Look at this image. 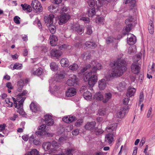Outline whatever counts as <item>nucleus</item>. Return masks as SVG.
<instances>
[{
  "instance_id": "09e8293b",
  "label": "nucleus",
  "mask_w": 155,
  "mask_h": 155,
  "mask_svg": "<svg viewBox=\"0 0 155 155\" xmlns=\"http://www.w3.org/2000/svg\"><path fill=\"white\" fill-rule=\"evenodd\" d=\"M116 39L111 37H109L106 39V42L107 44H109L114 41Z\"/></svg>"
},
{
  "instance_id": "de8ad7c7",
  "label": "nucleus",
  "mask_w": 155,
  "mask_h": 155,
  "mask_svg": "<svg viewBox=\"0 0 155 155\" xmlns=\"http://www.w3.org/2000/svg\"><path fill=\"white\" fill-rule=\"evenodd\" d=\"M5 101L7 104L6 106L7 107H11L12 106L13 103L12 102L10 101V98H6L5 99Z\"/></svg>"
},
{
  "instance_id": "bf43d9fd",
  "label": "nucleus",
  "mask_w": 155,
  "mask_h": 155,
  "mask_svg": "<svg viewBox=\"0 0 155 155\" xmlns=\"http://www.w3.org/2000/svg\"><path fill=\"white\" fill-rule=\"evenodd\" d=\"M136 48L135 47H129L128 48V52L129 54H133L134 53V51H133L134 49H135Z\"/></svg>"
},
{
  "instance_id": "a878e982",
  "label": "nucleus",
  "mask_w": 155,
  "mask_h": 155,
  "mask_svg": "<svg viewBox=\"0 0 155 155\" xmlns=\"http://www.w3.org/2000/svg\"><path fill=\"white\" fill-rule=\"evenodd\" d=\"M75 31L80 35L82 34L84 30V27L83 26L78 25L75 28Z\"/></svg>"
},
{
  "instance_id": "79ce46f5",
  "label": "nucleus",
  "mask_w": 155,
  "mask_h": 155,
  "mask_svg": "<svg viewBox=\"0 0 155 155\" xmlns=\"http://www.w3.org/2000/svg\"><path fill=\"white\" fill-rule=\"evenodd\" d=\"M35 134L39 138H42L43 136L45 134V132L44 131H37L36 132Z\"/></svg>"
},
{
  "instance_id": "052dcab7",
  "label": "nucleus",
  "mask_w": 155,
  "mask_h": 155,
  "mask_svg": "<svg viewBox=\"0 0 155 155\" xmlns=\"http://www.w3.org/2000/svg\"><path fill=\"white\" fill-rule=\"evenodd\" d=\"M95 131L96 135L101 134L104 132V131L101 129H99L97 130L95 129Z\"/></svg>"
},
{
  "instance_id": "603ef678",
  "label": "nucleus",
  "mask_w": 155,
  "mask_h": 155,
  "mask_svg": "<svg viewBox=\"0 0 155 155\" xmlns=\"http://www.w3.org/2000/svg\"><path fill=\"white\" fill-rule=\"evenodd\" d=\"M91 67V65L89 64H86L85 66L83 67L81 70V72H84L86 71L87 69L90 68Z\"/></svg>"
},
{
  "instance_id": "e2e57ef3",
  "label": "nucleus",
  "mask_w": 155,
  "mask_h": 155,
  "mask_svg": "<svg viewBox=\"0 0 155 155\" xmlns=\"http://www.w3.org/2000/svg\"><path fill=\"white\" fill-rule=\"evenodd\" d=\"M130 99L129 98H125L124 99L123 101V104L127 105L128 104L130 100Z\"/></svg>"
},
{
  "instance_id": "4c0bfd02",
  "label": "nucleus",
  "mask_w": 155,
  "mask_h": 155,
  "mask_svg": "<svg viewBox=\"0 0 155 155\" xmlns=\"http://www.w3.org/2000/svg\"><path fill=\"white\" fill-rule=\"evenodd\" d=\"M49 11L51 12L55 13L58 9V7L53 5H51L48 7Z\"/></svg>"
},
{
  "instance_id": "6e6552de",
  "label": "nucleus",
  "mask_w": 155,
  "mask_h": 155,
  "mask_svg": "<svg viewBox=\"0 0 155 155\" xmlns=\"http://www.w3.org/2000/svg\"><path fill=\"white\" fill-rule=\"evenodd\" d=\"M127 107H125L120 108L116 113V117L120 118L124 117L125 114H126L128 108Z\"/></svg>"
},
{
  "instance_id": "69168bd1",
  "label": "nucleus",
  "mask_w": 155,
  "mask_h": 155,
  "mask_svg": "<svg viewBox=\"0 0 155 155\" xmlns=\"http://www.w3.org/2000/svg\"><path fill=\"white\" fill-rule=\"evenodd\" d=\"M145 141L146 138L145 137H143L142 138L140 144V146H143V145L145 143Z\"/></svg>"
},
{
  "instance_id": "338daca9",
  "label": "nucleus",
  "mask_w": 155,
  "mask_h": 155,
  "mask_svg": "<svg viewBox=\"0 0 155 155\" xmlns=\"http://www.w3.org/2000/svg\"><path fill=\"white\" fill-rule=\"evenodd\" d=\"M80 20L83 21H85L87 23L89 21V18H88L82 17L80 18Z\"/></svg>"
},
{
  "instance_id": "ea45409f",
  "label": "nucleus",
  "mask_w": 155,
  "mask_h": 155,
  "mask_svg": "<svg viewBox=\"0 0 155 155\" xmlns=\"http://www.w3.org/2000/svg\"><path fill=\"white\" fill-rule=\"evenodd\" d=\"M51 69L53 71H55L58 69V66L55 62H52L50 64Z\"/></svg>"
},
{
  "instance_id": "9b49d317",
  "label": "nucleus",
  "mask_w": 155,
  "mask_h": 155,
  "mask_svg": "<svg viewBox=\"0 0 155 155\" xmlns=\"http://www.w3.org/2000/svg\"><path fill=\"white\" fill-rule=\"evenodd\" d=\"M62 52L60 50L56 49H52L51 52V56L55 57L58 59L62 54Z\"/></svg>"
},
{
  "instance_id": "ddd939ff",
  "label": "nucleus",
  "mask_w": 155,
  "mask_h": 155,
  "mask_svg": "<svg viewBox=\"0 0 155 155\" xmlns=\"http://www.w3.org/2000/svg\"><path fill=\"white\" fill-rule=\"evenodd\" d=\"M45 123L47 125L51 126L54 123V120L52 118L51 116L50 115H46L44 116Z\"/></svg>"
},
{
  "instance_id": "20e7f679",
  "label": "nucleus",
  "mask_w": 155,
  "mask_h": 155,
  "mask_svg": "<svg viewBox=\"0 0 155 155\" xmlns=\"http://www.w3.org/2000/svg\"><path fill=\"white\" fill-rule=\"evenodd\" d=\"M97 70L98 69L96 66H94L90 72H86L83 75L84 81L85 82H88L90 87L94 86L97 81V77L96 74Z\"/></svg>"
},
{
  "instance_id": "774afa93",
  "label": "nucleus",
  "mask_w": 155,
  "mask_h": 155,
  "mask_svg": "<svg viewBox=\"0 0 155 155\" xmlns=\"http://www.w3.org/2000/svg\"><path fill=\"white\" fill-rule=\"evenodd\" d=\"M46 127V125L45 124H43L40 126L39 127V130L43 131Z\"/></svg>"
},
{
  "instance_id": "4468645a",
  "label": "nucleus",
  "mask_w": 155,
  "mask_h": 155,
  "mask_svg": "<svg viewBox=\"0 0 155 155\" xmlns=\"http://www.w3.org/2000/svg\"><path fill=\"white\" fill-rule=\"evenodd\" d=\"M132 72L134 74H138L140 71V67L135 63H133L131 66Z\"/></svg>"
},
{
  "instance_id": "412c9836",
  "label": "nucleus",
  "mask_w": 155,
  "mask_h": 155,
  "mask_svg": "<svg viewBox=\"0 0 155 155\" xmlns=\"http://www.w3.org/2000/svg\"><path fill=\"white\" fill-rule=\"evenodd\" d=\"M136 91V89L131 87H129L126 93V96L128 97L133 96Z\"/></svg>"
},
{
  "instance_id": "9d476101",
  "label": "nucleus",
  "mask_w": 155,
  "mask_h": 155,
  "mask_svg": "<svg viewBox=\"0 0 155 155\" xmlns=\"http://www.w3.org/2000/svg\"><path fill=\"white\" fill-rule=\"evenodd\" d=\"M30 107L32 112L37 113L41 111V109L40 106L36 103L32 102L30 105Z\"/></svg>"
},
{
  "instance_id": "2eb2a0df",
  "label": "nucleus",
  "mask_w": 155,
  "mask_h": 155,
  "mask_svg": "<svg viewBox=\"0 0 155 155\" xmlns=\"http://www.w3.org/2000/svg\"><path fill=\"white\" fill-rule=\"evenodd\" d=\"M76 93V89L74 87H71L66 91V95L68 97H72L75 95Z\"/></svg>"
},
{
  "instance_id": "f257e3e1",
  "label": "nucleus",
  "mask_w": 155,
  "mask_h": 155,
  "mask_svg": "<svg viewBox=\"0 0 155 155\" xmlns=\"http://www.w3.org/2000/svg\"><path fill=\"white\" fill-rule=\"evenodd\" d=\"M126 65V62L121 58H118L116 61L111 62L110 66L115 67L112 69L110 74L105 76L107 80L110 81L114 78L122 76L127 69Z\"/></svg>"
},
{
  "instance_id": "c85d7f7f",
  "label": "nucleus",
  "mask_w": 155,
  "mask_h": 155,
  "mask_svg": "<svg viewBox=\"0 0 155 155\" xmlns=\"http://www.w3.org/2000/svg\"><path fill=\"white\" fill-rule=\"evenodd\" d=\"M124 3L125 4H128L129 6L131 7H134L136 5L135 0H124Z\"/></svg>"
},
{
  "instance_id": "58836bf2",
  "label": "nucleus",
  "mask_w": 155,
  "mask_h": 155,
  "mask_svg": "<svg viewBox=\"0 0 155 155\" xmlns=\"http://www.w3.org/2000/svg\"><path fill=\"white\" fill-rule=\"evenodd\" d=\"M43 73V69L41 67L39 68L35 71L33 72V74L35 75H41Z\"/></svg>"
},
{
  "instance_id": "864d4df0",
  "label": "nucleus",
  "mask_w": 155,
  "mask_h": 155,
  "mask_svg": "<svg viewBox=\"0 0 155 155\" xmlns=\"http://www.w3.org/2000/svg\"><path fill=\"white\" fill-rule=\"evenodd\" d=\"M141 54H138L134 56L133 57V59L134 61H138L141 58Z\"/></svg>"
},
{
  "instance_id": "423d86ee",
  "label": "nucleus",
  "mask_w": 155,
  "mask_h": 155,
  "mask_svg": "<svg viewBox=\"0 0 155 155\" xmlns=\"http://www.w3.org/2000/svg\"><path fill=\"white\" fill-rule=\"evenodd\" d=\"M78 80L77 76L73 75L68 80L66 84L70 86H75L78 84Z\"/></svg>"
},
{
  "instance_id": "6ab92c4d",
  "label": "nucleus",
  "mask_w": 155,
  "mask_h": 155,
  "mask_svg": "<svg viewBox=\"0 0 155 155\" xmlns=\"http://www.w3.org/2000/svg\"><path fill=\"white\" fill-rule=\"evenodd\" d=\"M81 57L84 60L89 59L91 57V52L90 51L84 52L81 54Z\"/></svg>"
},
{
  "instance_id": "bb28decb",
  "label": "nucleus",
  "mask_w": 155,
  "mask_h": 155,
  "mask_svg": "<svg viewBox=\"0 0 155 155\" xmlns=\"http://www.w3.org/2000/svg\"><path fill=\"white\" fill-rule=\"evenodd\" d=\"M91 93L88 91L84 92L83 96L84 99L87 100H90L92 98Z\"/></svg>"
},
{
  "instance_id": "72a5a7b5",
  "label": "nucleus",
  "mask_w": 155,
  "mask_h": 155,
  "mask_svg": "<svg viewBox=\"0 0 155 155\" xmlns=\"http://www.w3.org/2000/svg\"><path fill=\"white\" fill-rule=\"evenodd\" d=\"M68 68L69 70L73 72L75 71L78 68V66L77 64L76 63H74L73 64L70 65Z\"/></svg>"
},
{
  "instance_id": "7ed1b4c3",
  "label": "nucleus",
  "mask_w": 155,
  "mask_h": 155,
  "mask_svg": "<svg viewBox=\"0 0 155 155\" xmlns=\"http://www.w3.org/2000/svg\"><path fill=\"white\" fill-rule=\"evenodd\" d=\"M27 94L26 91H24L23 92L19 94L16 98V99L14 97H12L14 101V106L16 108L17 110V111L21 115L24 114V111L23 109V105L24 101L26 99V97H23Z\"/></svg>"
},
{
  "instance_id": "f8f14e48",
  "label": "nucleus",
  "mask_w": 155,
  "mask_h": 155,
  "mask_svg": "<svg viewBox=\"0 0 155 155\" xmlns=\"http://www.w3.org/2000/svg\"><path fill=\"white\" fill-rule=\"evenodd\" d=\"M54 17V15L52 14H51L45 16L44 17L45 21V23H47V26L53 24Z\"/></svg>"
},
{
  "instance_id": "f3484780",
  "label": "nucleus",
  "mask_w": 155,
  "mask_h": 155,
  "mask_svg": "<svg viewBox=\"0 0 155 155\" xmlns=\"http://www.w3.org/2000/svg\"><path fill=\"white\" fill-rule=\"evenodd\" d=\"M127 85L126 83L124 81L118 83L117 86L118 90L120 92L125 90Z\"/></svg>"
},
{
  "instance_id": "393cba45",
  "label": "nucleus",
  "mask_w": 155,
  "mask_h": 155,
  "mask_svg": "<svg viewBox=\"0 0 155 155\" xmlns=\"http://www.w3.org/2000/svg\"><path fill=\"white\" fill-rule=\"evenodd\" d=\"M60 63L62 67H67L69 65V62L68 59L64 58L61 60Z\"/></svg>"
},
{
  "instance_id": "dca6fc26",
  "label": "nucleus",
  "mask_w": 155,
  "mask_h": 155,
  "mask_svg": "<svg viewBox=\"0 0 155 155\" xmlns=\"http://www.w3.org/2000/svg\"><path fill=\"white\" fill-rule=\"evenodd\" d=\"M49 39L50 43L51 46H54L57 45L58 39L56 36L53 35H51Z\"/></svg>"
},
{
  "instance_id": "4d7b16f0",
  "label": "nucleus",
  "mask_w": 155,
  "mask_h": 155,
  "mask_svg": "<svg viewBox=\"0 0 155 155\" xmlns=\"http://www.w3.org/2000/svg\"><path fill=\"white\" fill-rule=\"evenodd\" d=\"M20 19V18L18 16H15L14 18V21L15 23L17 24H19L20 23L19 19Z\"/></svg>"
},
{
  "instance_id": "680f3d73",
  "label": "nucleus",
  "mask_w": 155,
  "mask_h": 155,
  "mask_svg": "<svg viewBox=\"0 0 155 155\" xmlns=\"http://www.w3.org/2000/svg\"><path fill=\"white\" fill-rule=\"evenodd\" d=\"M100 115H103L105 114L106 113L105 109H100L98 110V112Z\"/></svg>"
},
{
  "instance_id": "7c9ffc66",
  "label": "nucleus",
  "mask_w": 155,
  "mask_h": 155,
  "mask_svg": "<svg viewBox=\"0 0 155 155\" xmlns=\"http://www.w3.org/2000/svg\"><path fill=\"white\" fill-rule=\"evenodd\" d=\"M103 96L101 92H98L95 93L94 96V99L99 101L103 100Z\"/></svg>"
},
{
  "instance_id": "e433bc0d",
  "label": "nucleus",
  "mask_w": 155,
  "mask_h": 155,
  "mask_svg": "<svg viewBox=\"0 0 155 155\" xmlns=\"http://www.w3.org/2000/svg\"><path fill=\"white\" fill-rule=\"evenodd\" d=\"M25 155H39V151L36 149H33L31 151L26 153Z\"/></svg>"
},
{
  "instance_id": "b1692460",
  "label": "nucleus",
  "mask_w": 155,
  "mask_h": 155,
  "mask_svg": "<svg viewBox=\"0 0 155 155\" xmlns=\"http://www.w3.org/2000/svg\"><path fill=\"white\" fill-rule=\"evenodd\" d=\"M85 45L92 49H94L97 46V45L95 42L90 41H86L85 43Z\"/></svg>"
},
{
  "instance_id": "f704fd0d",
  "label": "nucleus",
  "mask_w": 155,
  "mask_h": 155,
  "mask_svg": "<svg viewBox=\"0 0 155 155\" xmlns=\"http://www.w3.org/2000/svg\"><path fill=\"white\" fill-rule=\"evenodd\" d=\"M95 8H90L88 12V15L90 17H92L96 14Z\"/></svg>"
},
{
  "instance_id": "c756f323",
  "label": "nucleus",
  "mask_w": 155,
  "mask_h": 155,
  "mask_svg": "<svg viewBox=\"0 0 155 155\" xmlns=\"http://www.w3.org/2000/svg\"><path fill=\"white\" fill-rule=\"evenodd\" d=\"M21 6L22 7L24 10H26L28 12H30L32 11L31 7L29 5H28L26 4H21Z\"/></svg>"
},
{
  "instance_id": "a18cd8bd",
  "label": "nucleus",
  "mask_w": 155,
  "mask_h": 155,
  "mask_svg": "<svg viewBox=\"0 0 155 155\" xmlns=\"http://www.w3.org/2000/svg\"><path fill=\"white\" fill-rule=\"evenodd\" d=\"M150 25L148 27V30L149 33L151 34H153V23L152 22L149 24Z\"/></svg>"
},
{
  "instance_id": "f03ea898",
  "label": "nucleus",
  "mask_w": 155,
  "mask_h": 155,
  "mask_svg": "<svg viewBox=\"0 0 155 155\" xmlns=\"http://www.w3.org/2000/svg\"><path fill=\"white\" fill-rule=\"evenodd\" d=\"M133 18H130L127 19L125 21V23L127 25L126 27H125L123 30V34L124 35L127 34L128 37L127 38V43L130 45H133L134 44L136 41V37L132 34H128V33L131 30L132 26L131 23L133 21Z\"/></svg>"
},
{
  "instance_id": "a211bd4d",
  "label": "nucleus",
  "mask_w": 155,
  "mask_h": 155,
  "mask_svg": "<svg viewBox=\"0 0 155 155\" xmlns=\"http://www.w3.org/2000/svg\"><path fill=\"white\" fill-rule=\"evenodd\" d=\"M114 135L113 134L109 133L107 134L105 138V141L109 144H111L114 141Z\"/></svg>"
},
{
  "instance_id": "0eeeda50",
  "label": "nucleus",
  "mask_w": 155,
  "mask_h": 155,
  "mask_svg": "<svg viewBox=\"0 0 155 155\" xmlns=\"http://www.w3.org/2000/svg\"><path fill=\"white\" fill-rule=\"evenodd\" d=\"M70 18V16L68 14H64L60 15L59 18L58 23L59 25H62L63 24L66 23Z\"/></svg>"
},
{
  "instance_id": "aec40b11",
  "label": "nucleus",
  "mask_w": 155,
  "mask_h": 155,
  "mask_svg": "<svg viewBox=\"0 0 155 155\" xmlns=\"http://www.w3.org/2000/svg\"><path fill=\"white\" fill-rule=\"evenodd\" d=\"M75 119V117L72 116H70L69 117L66 116L64 117L63 119V120L66 123H71L74 121Z\"/></svg>"
},
{
  "instance_id": "5701e85b",
  "label": "nucleus",
  "mask_w": 155,
  "mask_h": 155,
  "mask_svg": "<svg viewBox=\"0 0 155 155\" xmlns=\"http://www.w3.org/2000/svg\"><path fill=\"white\" fill-rule=\"evenodd\" d=\"M117 126V124L115 123L108 126L106 128V130L108 132H110L112 131L116 130Z\"/></svg>"
},
{
  "instance_id": "6e6d98bb",
  "label": "nucleus",
  "mask_w": 155,
  "mask_h": 155,
  "mask_svg": "<svg viewBox=\"0 0 155 155\" xmlns=\"http://www.w3.org/2000/svg\"><path fill=\"white\" fill-rule=\"evenodd\" d=\"M83 122V120L82 119H80L78 120L75 124V126L79 127L81 126Z\"/></svg>"
},
{
  "instance_id": "473e14b6",
  "label": "nucleus",
  "mask_w": 155,
  "mask_h": 155,
  "mask_svg": "<svg viewBox=\"0 0 155 155\" xmlns=\"http://www.w3.org/2000/svg\"><path fill=\"white\" fill-rule=\"evenodd\" d=\"M51 144V142H44L42 144V147L45 150H48L50 149Z\"/></svg>"
},
{
  "instance_id": "c9c22d12",
  "label": "nucleus",
  "mask_w": 155,
  "mask_h": 155,
  "mask_svg": "<svg viewBox=\"0 0 155 155\" xmlns=\"http://www.w3.org/2000/svg\"><path fill=\"white\" fill-rule=\"evenodd\" d=\"M49 29L50 32L52 34H54L56 31V28L55 26L52 24L48 25Z\"/></svg>"
},
{
  "instance_id": "0e129e2a",
  "label": "nucleus",
  "mask_w": 155,
  "mask_h": 155,
  "mask_svg": "<svg viewBox=\"0 0 155 155\" xmlns=\"http://www.w3.org/2000/svg\"><path fill=\"white\" fill-rule=\"evenodd\" d=\"M6 86L9 89H12L13 88V87L12 86V84L10 82H7L6 84Z\"/></svg>"
},
{
  "instance_id": "2f4dec72",
  "label": "nucleus",
  "mask_w": 155,
  "mask_h": 155,
  "mask_svg": "<svg viewBox=\"0 0 155 155\" xmlns=\"http://www.w3.org/2000/svg\"><path fill=\"white\" fill-rule=\"evenodd\" d=\"M24 81L22 80H20L18 81L17 84V91H18L20 92L21 91L24 86Z\"/></svg>"
},
{
  "instance_id": "8fccbe9b",
  "label": "nucleus",
  "mask_w": 155,
  "mask_h": 155,
  "mask_svg": "<svg viewBox=\"0 0 155 155\" xmlns=\"http://www.w3.org/2000/svg\"><path fill=\"white\" fill-rule=\"evenodd\" d=\"M65 77V74L63 72H61L58 74L56 77L57 78L59 79H63Z\"/></svg>"
},
{
  "instance_id": "39448f33",
  "label": "nucleus",
  "mask_w": 155,
  "mask_h": 155,
  "mask_svg": "<svg viewBox=\"0 0 155 155\" xmlns=\"http://www.w3.org/2000/svg\"><path fill=\"white\" fill-rule=\"evenodd\" d=\"M32 7L37 12H41L42 11L43 8L40 2L37 0H32L31 3Z\"/></svg>"
},
{
  "instance_id": "1a4fd4ad",
  "label": "nucleus",
  "mask_w": 155,
  "mask_h": 155,
  "mask_svg": "<svg viewBox=\"0 0 155 155\" xmlns=\"http://www.w3.org/2000/svg\"><path fill=\"white\" fill-rule=\"evenodd\" d=\"M96 124V122L95 121L88 122L84 125V127L86 130H95Z\"/></svg>"
},
{
  "instance_id": "49530a36",
  "label": "nucleus",
  "mask_w": 155,
  "mask_h": 155,
  "mask_svg": "<svg viewBox=\"0 0 155 155\" xmlns=\"http://www.w3.org/2000/svg\"><path fill=\"white\" fill-rule=\"evenodd\" d=\"M104 18L103 17H100L96 18L95 21L98 24L103 25L104 23Z\"/></svg>"
},
{
  "instance_id": "c03bdc74",
  "label": "nucleus",
  "mask_w": 155,
  "mask_h": 155,
  "mask_svg": "<svg viewBox=\"0 0 155 155\" xmlns=\"http://www.w3.org/2000/svg\"><path fill=\"white\" fill-rule=\"evenodd\" d=\"M51 145L52 147L55 149H57L61 146L60 143L55 141H53L52 142Z\"/></svg>"
},
{
  "instance_id": "13d9d810",
  "label": "nucleus",
  "mask_w": 155,
  "mask_h": 155,
  "mask_svg": "<svg viewBox=\"0 0 155 155\" xmlns=\"http://www.w3.org/2000/svg\"><path fill=\"white\" fill-rule=\"evenodd\" d=\"M74 150L72 149H68L66 152L67 155H73L72 153L73 152Z\"/></svg>"
},
{
  "instance_id": "cd10ccee",
  "label": "nucleus",
  "mask_w": 155,
  "mask_h": 155,
  "mask_svg": "<svg viewBox=\"0 0 155 155\" xmlns=\"http://www.w3.org/2000/svg\"><path fill=\"white\" fill-rule=\"evenodd\" d=\"M112 94L110 93H106L104 98L103 97V102L104 103H107L111 97Z\"/></svg>"
},
{
  "instance_id": "4be33fe9",
  "label": "nucleus",
  "mask_w": 155,
  "mask_h": 155,
  "mask_svg": "<svg viewBox=\"0 0 155 155\" xmlns=\"http://www.w3.org/2000/svg\"><path fill=\"white\" fill-rule=\"evenodd\" d=\"M107 86V84L105 80L102 79L98 81V87L100 90H104Z\"/></svg>"
},
{
  "instance_id": "5fc2aeb1",
  "label": "nucleus",
  "mask_w": 155,
  "mask_h": 155,
  "mask_svg": "<svg viewBox=\"0 0 155 155\" xmlns=\"http://www.w3.org/2000/svg\"><path fill=\"white\" fill-rule=\"evenodd\" d=\"M144 100V95L143 92H140L139 100V103L141 104V102H143Z\"/></svg>"
},
{
  "instance_id": "a19ab883",
  "label": "nucleus",
  "mask_w": 155,
  "mask_h": 155,
  "mask_svg": "<svg viewBox=\"0 0 155 155\" xmlns=\"http://www.w3.org/2000/svg\"><path fill=\"white\" fill-rule=\"evenodd\" d=\"M87 2L90 7H93L95 6L97 2L95 0H87Z\"/></svg>"
},
{
  "instance_id": "37998d69",
  "label": "nucleus",
  "mask_w": 155,
  "mask_h": 155,
  "mask_svg": "<svg viewBox=\"0 0 155 155\" xmlns=\"http://www.w3.org/2000/svg\"><path fill=\"white\" fill-rule=\"evenodd\" d=\"M22 64L18 63H15L13 68V70L17 69L20 70L22 68Z\"/></svg>"
},
{
  "instance_id": "3c124183",
  "label": "nucleus",
  "mask_w": 155,
  "mask_h": 155,
  "mask_svg": "<svg viewBox=\"0 0 155 155\" xmlns=\"http://www.w3.org/2000/svg\"><path fill=\"white\" fill-rule=\"evenodd\" d=\"M87 34L88 35H90L92 33V27L90 25H88L87 26Z\"/></svg>"
}]
</instances>
